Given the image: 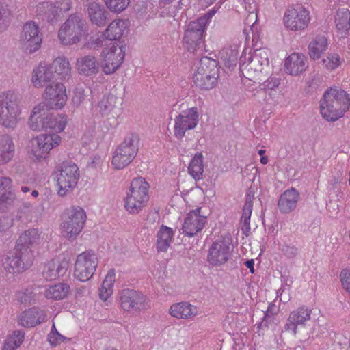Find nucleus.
Wrapping results in <instances>:
<instances>
[{
	"instance_id": "2eb2a0df",
	"label": "nucleus",
	"mask_w": 350,
	"mask_h": 350,
	"mask_svg": "<svg viewBox=\"0 0 350 350\" xmlns=\"http://www.w3.org/2000/svg\"><path fill=\"white\" fill-rule=\"evenodd\" d=\"M138 148L131 138L126 139L115 149L112 154L111 165L116 170L129 165L136 157Z\"/></svg>"
},
{
	"instance_id": "6e6552de",
	"label": "nucleus",
	"mask_w": 350,
	"mask_h": 350,
	"mask_svg": "<svg viewBox=\"0 0 350 350\" xmlns=\"http://www.w3.org/2000/svg\"><path fill=\"white\" fill-rule=\"evenodd\" d=\"M59 135L53 134H40L32 139L29 146L28 153L32 160L42 161L46 159L50 152L58 146L61 142Z\"/></svg>"
},
{
	"instance_id": "4c0bfd02",
	"label": "nucleus",
	"mask_w": 350,
	"mask_h": 350,
	"mask_svg": "<svg viewBox=\"0 0 350 350\" xmlns=\"http://www.w3.org/2000/svg\"><path fill=\"white\" fill-rule=\"evenodd\" d=\"M328 48V42L324 35H317L308 44V55L313 60L319 59Z\"/></svg>"
},
{
	"instance_id": "423d86ee",
	"label": "nucleus",
	"mask_w": 350,
	"mask_h": 350,
	"mask_svg": "<svg viewBox=\"0 0 350 350\" xmlns=\"http://www.w3.org/2000/svg\"><path fill=\"white\" fill-rule=\"evenodd\" d=\"M126 55V47L120 42L106 44L100 54V67L107 75L115 73L123 64Z\"/></svg>"
},
{
	"instance_id": "a19ab883",
	"label": "nucleus",
	"mask_w": 350,
	"mask_h": 350,
	"mask_svg": "<svg viewBox=\"0 0 350 350\" xmlns=\"http://www.w3.org/2000/svg\"><path fill=\"white\" fill-rule=\"evenodd\" d=\"M239 45L234 44L223 49L219 52V58L224 66L229 70L234 69L237 64Z\"/></svg>"
},
{
	"instance_id": "e433bc0d",
	"label": "nucleus",
	"mask_w": 350,
	"mask_h": 350,
	"mask_svg": "<svg viewBox=\"0 0 350 350\" xmlns=\"http://www.w3.org/2000/svg\"><path fill=\"white\" fill-rule=\"evenodd\" d=\"M49 65L54 76L56 75L59 79L65 80L71 76L72 67L67 57L59 56Z\"/></svg>"
},
{
	"instance_id": "4be33fe9",
	"label": "nucleus",
	"mask_w": 350,
	"mask_h": 350,
	"mask_svg": "<svg viewBox=\"0 0 350 350\" xmlns=\"http://www.w3.org/2000/svg\"><path fill=\"white\" fill-rule=\"evenodd\" d=\"M50 118V111L47 105L40 103L34 106L28 120V126L31 131H41L47 130Z\"/></svg>"
},
{
	"instance_id": "9d476101",
	"label": "nucleus",
	"mask_w": 350,
	"mask_h": 350,
	"mask_svg": "<svg viewBox=\"0 0 350 350\" xmlns=\"http://www.w3.org/2000/svg\"><path fill=\"white\" fill-rule=\"evenodd\" d=\"M98 263L97 255L93 252L85 251L78 254L74 265V277L80 282H88L95 273Z\"/></svg>"
},
{
	"instance_id": "bf43d9fd",
	"label": "nucleus",
	"mask_w": 350,
	"mask_h": 350,
	"mask_svg": "<svg viewBox=\"0 0 350 350\" xmlns=\"http://www.w3.org/2000/svg\"><path fill=\"white\" fill-rule=\"evenodd\" d=\"M13 226V221L8 217L0 218V236Z\"/></svg>"
},
{
	"instance_id": "4d7b16f0",
	"label": "nucleus",
	"mask_w": 350,
	"mask_h": 350,
	"mask_svg": "<svg viewBox=\"0 0 350 350\" xmlns=\"http://www.w3.org/2000/svg\"><path fill=\"white\" fill-rule=\"evenodd\" d=\"M340 280L343 288L350 294V269H345L341 271Z\"/></svg>"
},
{
	"instance_id": "de8ad7c7",
	"label": "nucleus",
	"mask_w": 350,
	"mask_h": 350,
	"mask_svg": "<svg viewBox=\"0 0 350 350\" xmlns=\"http://www.w3.org/2000/svg\"><path fill=\"white\" fill-rule=\"evenodd\" d=\"M344 59L336 53H329L325 58L321 60L322 66L328 71H332L340 67Z\"/></svg>"
},
{
	"instance_id": "6e6d98bb",
	"label": "nucleus",
	"mask_w": 350,
	"mask_h": 350,
	"mask_svg": "<svg viewBox=\"0 0 350 350\" xmlns=\"http://www.w3.org/2000/svg\"><path fill=\"white\" fill-rule=\"evenodd\" d=\"M47 340L49 344L53 347L58 346L65 340H69L68 338L60 334L59 332H49L47 336Z\"/></svg>"
},
{
	"instance_id": "774afa93",
	"label": "nucleus",
	"mask_w": 350,
	"mask_h": 350,
	"mask_svg": "<svg viewBox=\"0 0 350 350\" xmlns=\"http://www.w3.org/2000/svg\"><path fill=\"white\" fill-rule=\"evenodd\" d=\"M101 162H102V159H101V158H100V157H95L93 159L92 163V165H93L94 166H96V165H99Z\"/></svg>"
},
{
	"instance_id": "a878e982",
	"label": "nucleus",
	"mask_w": 350,
	"mask_h": 350,
	"mask_svg": "<svg viewBox=\"0 0 350 350\" xmlns=\"http://www.w3.org/2000/svg\"><path fill=\"white\" fill-rule=\"evenodd\" d=\"M13 181L8 176H0V211L12 206L16 196L12 189Z\"/></svg>"
},
{
	"instance_id": "338daca9",
	"label": "nucleus",
	"mask_w": 350,
	"mask_h": 350,
	"mask_svg": "<svg viewBox=\"0 0 350 350\" xmlns=\"http://www.w3.org/2000/svg\"><path fill=\"white\" fill-rule=\"evenodd\" d=\"M245 266L250 269V273H254V261L253 259L248 260L245 262Z\"/></svg>"
},
{
	"instance_id": "dca6fc26",
	"label": "nucleus",
	"mask_w": 350,
	"mask_h": 350,
	"mask_svg": "<svg viewBox=\"0 0 350 350\" xmlns=\"http://www.w3.org/2000/svg\"><path fill=\"white\" fill-rule=\"evenodd\" d=\"M122 310L129 313L138 312L147 308V299L140 292L133 289H123L119 295Z\"/></svg>"
},
{
	"instance_id": "412c9836",
	"label": "nucleus",
	"mask_w": 350,
	"mask_h": 350,
	"mask_svg": "<svg viewBox=\"0 0 350 350\" xmlns=\"http://www.w3.org/2000/svg\"><path fill=\"white\" fill-rule=\"evenodd\" d=\"M207 222L206 216L202 214V208H198L187 213L182 226V234L191 237L196 235Z\"/></svg>"
},
{
	"instance_id": "f8f14e48",
	"label": "nucleus",
	"mask_w": 350,
	"mask_h": 350,
	"mask_svg": "<svg viewBox=\"0 0 350 350\" xmlns=\"http://www.w3.org/2000/svg\"><path fill=\"white\" fill-rule=\"evenodd\" d=\"M33 258L29 254L23 253L14 247L5 255L2 259L4 269L13 275L20 274L32 265Z\"/></svg>"
},
{
	"instance_id": "f3484780",
	"label": "nucleus",
	"mask_w": 350,
	"mask_h": 350,
	"mask_svg": "<svg viewBox=\"0 0 350 350\" xmlns=\"http://www.w3.org/2000/svg\"><path fill=\"white\" fill-rule=\"evenodd\" d=\"M247 54L245 51H243L240 57L239 66L242 69L245 64ZM249 63L247 66L249 69L254 70L255 72L261 74H269L271 70L269 60V51L266 49H260L255 50L254 54L248 55Z\"/></svg>"
},
{
	"instance_id": "69168bd1",
	"label": "nucleus",
	"mask_w": 350,
	"mask_h": 350,
	"mask_svg": "<svg viewBox=\"0 0 350 350\" xmlns=\"http://www.w3.org/2000/svg\"><path fill=\"white\" fill-rule=\"evenodd\" d=\"M104 39H105V38H104L103 34L100 37H98L95 39H92L91 44L94 46L95 47L100 46L102 45Z\"/></svg>"
},
{
	"instance_id": "37998d69",
	"label": "nucleus",
	"mask_w": 350,
	"mask_h": 350,
	"mask_svg": "<svg viewBox=\"0 0 350 350\" xmlns=\"http://www.w3.org/2000/svg\"><path fill=\"white\" fill-rule=\"evenodd\" d=\"M203 159V154L201 152H197L193 155L189 163L188 172L195 180H198L202 178L204 172Z\"/></svg>"
},
{
	"instance_id": "7c9ffc66",
	"label": "nucleus",
	"mask_w": 350,
	"mask_h": 350,
	"mask_svg": "<svg viewBox=\"0 0 350 350\" xmlns=\"http://www.w3.org/2000/svg\"><path fill=\"white\" fill-rule=\"evenodd\" d=\"M54 78L55 76L50 65L41 63L33 70L31 83L35 88H41Z\"/></svg>"
},
{
	"instance_id": "aec40b11",
	"label": "nucleus",
	"mask_w": 350,
	"mask_h": 350,
	"mask_svg": "<svg viewBox=\"0 0 350 350\" xmlns=\"http://www.w3.org/2000/svg\"><path fill=\"white\" fill-rule=\"evenodd\" d=\"M43 97L51 108L62 109L68 99L65 85L61 82L48 85L44 89Z\"/></svg>"
},
{
	"instance_id": "4468645a",
	"label": "nucleus",
	"mask_w": 350,
	"mask_h": 350,
	"mask_svg": "<svg viewBox=\"0 0 350 350\" xmlns=\"http://www.w3.org/2000/svg\"><path fill=\"white\" fill-rule=\"evenodd\" d=\"M199 123V113L196 107L182 111L174 118V135L182 139L187 131L193 130Z\"/></svg>"
},
{
	"instance_id": "39448f33",
	"label": "nucleus",
	"mask_w": 350,
	"mask_h": 350,
	"mask_svg": "<svg viewBox=\"0 0 350 350\" xmlns=\"http://www.w3.org/2000/svg\"><path fill=\"white\" fill-rule=\"evenodd\" d=\"M86 219V212L81 207L73 206L66 209L62 215L63 235L68 239H75L81 232Z\"/></svg>"
},
{
	"instance_id": "052dcab7",
	"label": "nucleus",
	"mask_w": 350,
	"mask_h": 350,
	"mask_svg": "<svg viewBox=\"0 0 350 350\" xmlns=\"http://www.w3.org/2000/svg\"><path fill=\"white\" fill-rule=\"evenodd\" d=\"M215 14V11L210 10L204 16L198 18L197 21H199V23H201L202 25L206 27L207 25L209 24L211 18Z\"/></svg>"
},
{
	"instance_id": "58836bf2",
	"label": "nucleus",
	"mask_w": 350,
	"mask_h": 350,
	"mask_svg": "<svg viewBox=\"0 0 350 350\" xmlns=\"http://www.w3.org/2000/svg\"><path fill=\"white\" fill-rule=\"evenodd\" d=\"M174 230L167 226L162 225L157 233L156 246L159 252H166L170 247L174 236Z\"/></svg>"
},
{
	"instance_id": "0e129e2a",
	"label": "nucleus",
	"mask_w": 350,
	"mask_h": 350,
	"mask_svg": "<svg viewBox=\"0 0 350 350\" xmlns=\"http://www.w3.org/2000/svg\"><path fill=\"white\" fill-rule=\"evenodd\" d=\"M72 5V0H62L61 9L65 12L69 11Z\"/></svg>"
},
{
	"instance_id": "603ef678",
	"label": "nucleus",
	"mask_w": 350,
	"mask_h": 350,
	"mask_svg": "<svg viewBox=\"0 0 350 350\" xmlns=\"http://www.w3.org/2000/svg\"><path fill=\"white\" fill-rule=\"evenodd\" d=\"M10 12L7 6H5L0 2V31H3L7 28L10 24L9 17Z\"/></svg>"
},
{
	"instance_id": "e2e57ef3",
	"label": "nucleus",
	"mask_w": 350,
	"mask_h": 350,
	"mask_svg": "<svg viewBox=\"0 0 350 350\" xmlns=\"http://www.w3.org/2000/svg\"><path fill=\"white\" fill-rule=\"evenodd\" d=\"M282 251L288 258H293L297 254V249L295 247L291 245H284L282 247Z\"/></svg>"
},
{
	"instance_id": "c85d7f7f",
	"label": "nucleus",
	"mask_w": 350,
	"mask_h": 350,
	"mask_svg": "<svg viewBox=\"0 0 350 350\" xmlns=\"http://www.w3.org/2000/svg\"><path fill=\"white\" fill-rule=\"evenodd\" d=\"M286 73L297 76L304 72L308 68L307 57L302 53H293L284 60Z\"/></svg>"
},
{
	"instance_id": "680f3d73",
	"label": "nucleus",
	"mask_w": 350,
	"mask_h": 350,
	"mask_svg": "<svg viewBox=\"0 0 350 350\" xmlns=\"http://www.w3.org/2000/svg\"><path fill=\"white\" fill-rule=\"evenodd\" d=\"M243 7L245 10L250 14V16H254L256 20L257 14L256 5L244 1Z\"/></svg>"
},
{
	"instance_id": "a211bd4d",
	"label": "nucleus",
	"mask_w": 350,
	"mask_h": 350,
	"mask_svg": "<svg viewBox=\"0 0 350 350\" xmlns=\"http://www.w3.org/2000/svg\"><path fill=\"white\" fill-rule=\"evenodd\" d=\"M20 42L24 50L29 53H33L40 49L42 39L38 25L36 23L29 21L24 25Z\"/></svg>"
},
{
	"instance_id": "9b49d317",
	"label": "nucleus",
	"mask_w": 350,
	"mask_h": 350,
	"mask_svg": "<svg viewBox=\"0 0 350 350\" xmlns=\"http://www.w3.org/2000/svg\"><path fill=\"white\" fill-rule=\"evenodd\" d=\"M310 11L301 5L287 8L283 16V24L289 31H301L306 29L310 23Z\"/></svg>"
},
{
	"instance_id": "8fccbe9b",
	"label": "nucleus",
	"mask_w": 350,
	"mask_h": 350,
	"mask_svg": "<svg viewBox=\"0 0 350 350\" xmlns=\"http://www.w3.org/2000/svg\"><path fill=\"white\" fill-rule=\"evenodd\" d=\"M252 203L247 201L243 206V214L241 218V222L245 229H250V217L252 212Z\"/></svg>"
},
{
	"instance_id": "20e7f679",
	"label": "nucleus",
	"mask_w": 350,
	"mask_h": 350,
	"mask_svg": "<svg viewBox=\"0 0 350 350\" xmlns=\"http://www.w3.org/2000/svg\"><path fill=\"white\" fill-rule=\"evenodd\" d=\"M87 32L85 20L80 14H71L61 25L58 39L63 45H72L79 42Z\"/></svg>"
},
{
	"instance_id": "c9c22d12",
	"label": "nucleus",
	"mask_w": 350,
	"mask_h": 350,
	"mask_svg": "<svg viewBox=\"0 0 350 350\" xmlns=\"http://www.w3.org/2000/svg\"><path fill=\"white\" fill-rule=\"evenodd\" d=\"M15 145L12 138L9 135L0 137V165L10 163L15 154Z\"/></svg>"
},
{
	"instance_id": "f03ea898",
	"label": "nucleus",
	"mask_w": 350,
	"mask_h": 350,
	"mask_svg": "<svg viewBox=\"0 0 350 350\" xmlns=\"http://www.w3.org/2000/svg\"><path fill=\"white\" fill-rule=\"evenodd\" d=\"M149 184L144 178L132 180L123 200L124 207L129 214H139L146 206L149 200Z\"/></svg>"
},
{
	"instance_id": "5701e85b",
	"label": "nucleus",
	"mask_w": 350,
	"mask_h": 350,
	"mask_svg": "<svg viewBox=\"0 0 350 350\" xmlns=\"http://www.w3.org/2000/svg\"><path fill=\"white\" fill-rule=\"evenodd\" d=\"M311 314L312 310L304 306L293 310L288 315L284 329L296 336L298 326L305 327L306 322L311 319Z\"/></svg>"
},
{
	"instance_id": "bb28decb",
	"label": "nucleus",
	"mask_w": 350,
	"mask_h": 350,
	"mask_svg": "<svg viewBox=\"0 0 350 350\" xmlns=\"http://www.w3.org/2000/svg\"><path fill=\"white\" fill-rule=\"evenodd\" d=\"M75 68L80 75L93 77L99 72V64L94 55H87L77 59Z\"/></svg>"
},
{
	"instance_id": "3c124183",
	"label": "nucleus",
	"mask_w": 350,
	"mask_h": 350,
	"mask_svg": "<svg viewBox=\"0 0 350 350\" xmlns=\"http://www.w3.org/2000/svg\"><path fill=\"white\" fill-rule=\"evenodd\" d=\"M34 290L35 288H30L25 291H18L16 294L18 301L23 304H31L35 299L36 293Z\"/></svg>"
},
{
	"instance_id": "473e14b6",
	"label": "nucleus",
	"mask_w": 350,
	"mask_h": 350,
	"mask_svg": "<svg viewBox=\"0 0 350 350\" xmlns=\"http://www.w3.org/2000/svg\"><path fill=\"white\" fill-rule=\"evenodd\" d=\"M299 198V193L295 188L286 190L278 200L279 211L285 214L291 213L296 208Z\"/></svg>"
},
{
	"instance_id": "1a4fd4ad",
	"label": "nucleus",
	"mask_w": 350,
	"mask_h": 350,
	"mask_svg": "<svg viewBox=\"0 0 350 350\" xmlns=\"http://www.w3.org/2000/svg\"><path fill=\"white\" fill-rule=\"evenodd\" d=\"M216 66L215 61L208 57L202 58L193 75V82L196 85L204 90L213 88L218 78Z\"/></svg>"
},
{
	"instance_id": "0eeeda50",
	"label": "nucleus",
	"mask_w": 350,
	"mask_h": 350,
	"mask_svg": "<svg viewBox=\"0 0 350 350\" xmlns=\"http://www.w3.org/2000/svg\"><path fill=\"white\" fill-rule=\"evenodd\" d=\"M79 178V169L75 163H63L56 176L57 195L64 197L70 194L77 187Z\"/></svg>"
},
{
	"instance_id": "cd10ccee",
	"label": "nucleus",
	"mask_w": 350,
	"mask_h": 350,
	"mask_svg": "<svg viewBox=\"0 0 350 350\" xmlns=\"http://www.w3.org/2000/svg\"><path fill=\"white\" fill-rule=\"evenodd\" d=\"M120 103L118 98L113 95H108L103 97L98 102V108L102 116L116 119L122 113V109L119 107Z\"/></svg>"
},
{
	"instance_id": "b1692460",
	"label": "nucleus",
	"mask_w": 350,
	"mask_h": 350,
	"mask_svg": "<svg viewBox=\"0 0 350 350\" xmlns=\"http://www.w3.org/2000/svg\"><path fill=\"white\" fill-rule=\"evenodd\" d=\"M68 268V262L61 257L49 260L44 265L42 274L48 280H54L64 276Z\"/></svg>"
},
{
	"instance_id": "c03bdc74",
	"label": "nucleus",
	"mask_w": 350,
	"mask_h": 350,
	"mask_svg": "<svg viewBox=\"0 0 350 350\" xmlns=\"http://www.w3.org/2000/svg\"><path fill=\"white\" fill-rule=\"evenodd\" d=\"M70 291V286L65 283L49 286L44 291L46 298L60 300L65 298Z\"/></svg>"
},
{
	"instance_id": "2f4dec72",
	"label": "nucleus",
	"mask_w": 350,
	"mask_h": 350,
	"mask_svg": "<svg viewBox=\"0 0 350 350\" xmlns=\"http://www.w3.org/2000/svg\"><path fill=\"white\" fill-rule=\"evenodd\" d=\"M171 317L177 319H191L198 314V308L196 306L187 301L174 303L169 308Z\"/></svg>"
},
{
	"instance_id": "79ce46f5",
	"label": "nucleus",
	"mask_w": 350,
	"mask_h": 350,
	"mask_svg": "<svg viewBox=\"0 0 350 350\" xmlns=\"http://www.w3.org/2000/svg\"><path fill=\"white\" fill-rule=\"evenodd\" d=\"M115 281L116 272L113 269H111L108 271L99 288V297L103 301H107L113 294Z\"/></svg>"
},
{
	"instance_id": "ea45409f",
	"label": "nucleus",
	"mask_w": 350,
	"mask_h": 350,
	"mask_svg": "<svg viewBox=\"0 0 350 350\" xmlns=\"http://www.w3.org/2000/svg\"><path fill=\"white\" fill-rule=\"evenodd\" d=\"M88 12L92 24L102 27L105 25L107 12L97 2H90L88 5Z\"/></svg>"
},
{
	"instance_id": "f704fd0d",
	"label": "nucleus",
	"mask_w": 350,
	"mask_h": 350,
	"mask_svg": "<svg viewBox=\"0 0 350 350\" xmlns=\"http://www.w3.org/2000/svg\"><path fill=\"white\" fill-rule=\"evenodd\" d=\"M334 23L337 35L340 38L347 37L350 29L349 10L345 8L338 9L334 17Z\"/></svg>"
},
{
	"instance_id": "f257e3e1",
	"label": "nucleus",
	"mask_w": 350,
	"mask_h": 350,
	"mask_svg": "<svg viewBox=\"0 0 350 350\" xmlns=\"http://www.w3.org/2000/svg\"><path fill=\"white\" fill-rule=\"evenodd\" d=\"M350 107V98L345 91L337 88L327 90L321 101L320 110L327 121H336Z\"/></svg>"
},
{
	"instance_id": "09e8293b",
	"label": "nucleus",
	"mask_w": 350,
	"mask_h": 350,
	"mask_svg": "<svg viewBox=\"0 0 350 350\" xmlns=\"http://www.w3.org/2000/svg\"><path fill=\"white\" fill-rule=\"evenodd\" d=\"M106 7L112 12L119 14L129 5L130 0H103Z\"/></svg>"
},
{
	"instance_id": "7ed1b4c3",
	"label": "nucleus",
	"mask_w": 350,
	"mask_h": 350,
	"mask_svg": "<svg viewBox=\"0 0 350 350\" xmlns=\"http://www.w3.org/2000/svg\"><path fill=\"white\" fill-rule=\"evenodd\" d=\"M21 107L18 95L8 90L0 93V124L9 129L15 128L20 120Z\"/></svg>"
},
{
	"instance_id": "5fc2aeb1",
	"label": "nucleus",
	"mask_w": 350,
	"mask_h": 350,
	"mask_svg": "<svg viewBox=\"0 0 350 350\" xmlns=\"http://www.w3.org/2000/svg\"><path fill=\"white\" fill-rule=\"evenodd\" d=\"M33 204L31 202H24L21 205L18 211L19 217L22 218L24 215L27 219H30L33 212Z\"/></svg>"
},
{
	"instance_id": "c756f323",
	"label": "nucleus",
	"mask_w": 350,
	"mask_h": 350,
	"mask_svg": "<svg viewBox=\"0 0 350 350\" xmlns=\"http://www.w3.org/2000/svg\"><path fill=\"white\" fill-rule=\"evenodd\" d=\"M46 317L44 310L32 308L21 312L18 317V322L23 327H33L44 321Z\"/></svg>"
},
{
	"instance_id": "ddd939ff",
	"label": "nucleus",
	"mask_w": 350,
	"mask_h": 350,
	"mask_svg": "<svg viewBox=\"0 0 350 350\" xmlns=\"http://www.w3.org/2000/svg\"><path fill=\"white\" fill-rule=\"evenodd\" d=\"M233 250L234 245L229 236L219 239L209 248L208 262L213 266H221L231 258Z\"/></svg>"
},
{
	"instance_id": "864d4df0",
	"label": "nucleus",
	"mask_w": 350,
	"mask_h": 350,
	"mask_svg": "<svg viewBox=\"0 0 350 350\" xmlns=\"http://www.w3.org/2000/svg\"><path fill=\"white\" fill-rule=\"evenodd\" d=\"M87 95L85 94L83 88L81 86L77 87L73 92L72 103L75 107H78L83 103Z\"/></svg>"
},
{
	"instance_id": "49530a36",
	"label": "nucleus",
	"mask_w": 350,
	"mask_h": 350,
	"mask_svg": "<svg viewBox=\"0 0 350 350\" xmlns=\"http://www.w3.org/2000/svg\"><path fill=\"white\" fill-rule=\"evenodd\" d=\"M68 123L66 115L60 113L54 115L50 112V118L48 122L47 129L53 130L57 133L64 131Z\"/></svg>"
},
{
	"instance_id": "393cba45",
	"label": "nucleus",
	"mask_w": 350,
	"mask_h": 350,
	"mask_svg": "<svg viewBox=\"0 0 350 350\" xmlns=\"http://www.w3.org/2000/svg\"><path fill=\"white\" fill-rule=\"evenodd\" d=\"M206 28L197 20L189 23L183 38V42L187 45L188 50L194 49L200 44Z\"/></svg>"
},
{
	"instance_id": "a18cd8bd",
	"label": "nucleus",
	"mask_w": 350,
	"mask_h": 350,
	"mask_svg": "<svg viewBox=\"0 0 350 350\" xmlns=\"http://www.w3.org/2000/svg\"><path fill=\"white\" fill-rule=\"evenodd\" d=\"M24 337L23 331H13L5 339L2 350H16L23 342Z\"/></svg>"
},
{
	"instance_id": "6ab92c4d",
	"label": "nucleus",
	"mask_w": 350,
	"mask_h": 350,
	"mask_svg": "<svg viewBox=\"0 0 350 350\" xmlns=\"http://www.w3.org/2000/svg\"><path fill=\"white\" fill-rule=\"evenodd\" d=\"M44 241V234L37 228H29L22 232L16 241L15 247L17 250L27 253L33 258L32 248L40 244Z\"/></svg>"
},
{
	"instance_id": "13d9d810",
	"label": "nucleus",
	"mask_w": 350,
	"mask_h": 350,
	"mask_svg": "<svg viewBox=\"0 0 350 350\" xmlns=\"http://www.w3.org/2000/svg\"><path fill=\"white\" fill-rule=\"evenodd\" d=\"M280 84V80L275 77H271L264 82V88L266 90H275Z\"/></svg>"
},
{
	"instance_id": "72a5a7b5",
	"label": "nucleus",
	"mask_w": 350,
	"mask_h": 350,
	"mask_svg": "<svg viewBox=\"0 0 350 350\" xmlns=\"http://www.w3.org/2000/svg\"><path fill=\"white\" fill-rule=\"evenodd\" d=\"M128 23L123 19H114L107 27L103 32L106 40L111 41L118 40L129 33Z\"/></svg>"
}]
</instances>
